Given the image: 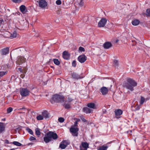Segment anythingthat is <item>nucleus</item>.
I'll list each match as a JSON object with an SVG mask.
<instances>
[{
    "label": "nucleus",
    "mask_w": 150,
    "mask_h": 150,
    "mask_svg": "<svg viewBox=\"0 0 150 150\" xmlns=\"http://www.w3.org/2000/svg\"><path fill=\"white\" fill-rule=\"evenodd\" d=\"M42 115L43 116L45 119L48 118L49 117V114L47 111H45L42 112Z\"/></svg>",
    "instance_id": "20"
},
{
    "label": "nucleus",
    "mask_w": 150,
    "mask_h": 150,
    "mask_svg": "<svg viewBox=\"0 0 150 150\" xmlns=\"http://www.w3.org/2000/svg\"><path fill=\"white\" fill-rule=\"evenodd\" d=\"M107 21L106 18H102L98 23V27L100 28L104 27Z\"/></svg>",
    "instance_id": "7"
},
{
    "label": "nucleus",
    "mask_w": 150,
    "mask_h": 150,
    "mask_svg": "<svg viewBox=\"0 0 150 150\" xmlns=\"http://www.w3.org/2000/svg\"><path fill=\"white\" fill-rule=\"evenodd\" d=\"M5 129V127L4 126V123L2 122L0 123V132H2Z\"/></svg>",
    "instance_id": "22"
},
{
    "label": "nucleus",
    "mask_w": 150,
    "mask_h": 150,
    "mask_svg": "<svg viewBox=\"0 0 150 150\" xmlns=\"http://www.w3.org/2000/svg\"><path fill=\"white\" fill-rule=\"evenodd\" d=\"M79 5L81 7L83 6L84 5L83 0H81L80 2L79 3Z\"/></svg>",
    "instance_id": "38"
},
{
    "label": "nucleus",
    "mask_w": 150,
    "mask_h": 150,
    "mask_svg": "<svg viewBox=\"0 0 150 150\" xmlns=\"http://www.w3.org/2000/svg\"><path fill=\"white\" fill-rule=\"evenodd\" d=\"M79 50L81 52H84L85 51V49L83 47L81 46L79 47Z\"/></svg>",
    "instance_id": "39"
},
{
    "label": "nucleus",
    "mask_w": 150,
    "mask_h": 150,
    "mask_svg": "<svg viewBox=\"0 0 150 150\" xmlns=\"http://www.w3.org/2000/svg\"><path fill=\"white\" fill-rule=\"evenodd\" d=\"M35 138L33 136H31L30 138V140L31 141L35 140Z\"/></svg>",
    "instance_id": "46"
},
{
    "label": "nucleus",
    "mask_w": 150,
    "mask_h": 150,
    "mask_svg": "<svg viewBox=\"0 0 150 150\" xmlns=\"http://www.w3.org/2000/svg\"><path fill=\"white\" fill-rule=\"evenodd\" d=\"M80 150H85V148L81 146H80Z\"/></svg>",
    "instance_id": "53"
},
{
    "label": "nucleus",
    "mask_w": 150,
    "mask_h": 150,
    "mask_svg": "<svg viewBox=\"0 0 150 150\" xmlns=\"http://www.w3.org/2000/svg\"><path fill=\"white\" fill-rule=\"evenodd\" d=\"M13 2L15 3H20L22 0H11Z\"/></svg>",
    "instance_id": "40"
},
{
    "label": "nucleus",
    "mask_w": 150,
    "mask_h": 150,
    "mask_svg": "<svg viewBox=\"0 0 150 150\" xmlns=\"http://www.w3.org/2000/svg\"><path fill=\"white\" fill-rule=\"evenodd\" d=\"M118 40H116V42H118Z\"/></svg>",
    "instance_id": "56"
},
{
    "label": "nucleus",
    "mask_w": 150,
    "mask_h": 150,
    "mask_svg": "<svg viewBox=\"0 0 150 150\" xmlns=\"http://www.w3.org/2000/svg\"><path fill=\"white\" fill-rule=\"evenodd\" d=\"M58 120L59 122L62 123L64 121V119L63 117H60L59 118Z\"/></svg>",
    "instance_id": "37"
},
{
    "label": "nucleus",
    "mask_w": 150,
    "mask_h": 150,
    "mask_svg": "<svg viewBox=\"0 0 150 150\" xmlns=\"http://www.w3.org/2000/svg\"><path fill=\"white\" fill-rule=\"evenodd\" d=\"M20 11L23 14H25L27 11V9L25 5H22L20 7Z\"/></svg>",
    "instance_id": "16"
},
{
    "label": "nucleus",
    "mask_w": 150,
    "mask_h": 150,
    "mask_svg": "<svg viewBox=\"0 0 150 150\" xmlns=\"http://www.w3.org/2000/svg\"><path fill=\"white\" fill-rule=\"evenodd\" d=\"M79 130V128L77 127H71L70 129V131L72 133V135L76 137L78 135V133L77 132Z\"/></svg>",
    "instance_id": "9"
},
{
    "label": "nucleus",
    "mask_w": 150,
    "mask_h": 150,
    "mask_svg": "<svg viewBox=\"0 0 150 150\" xmlns=\"http://www.w3.org/2000/svg\"><path fill=\"white\" fill-rule=\"evenodd\" d=\"M4 21L2 20H0V26H1L4 23Z\"/></svg>",
    "instance_id": "47"
},
{
    "label": "nucleus",
    "mask_w": 150,
    "mask_h": 150,
    "mask_svg": "<svg viewBox=\"0 0 150 150\" xmlns=\"http://www.w3.org/2000/svg\"><path fill=\"white\" fill-rule=\"evenodd\" d=\"M9 51V48L7 47L1 49L0 52L1 55H6L8 54Z\"/></svg>",
    "instance_id": "12"
},
{
    "label": "nucleus",
    "mask_w": 150,
    "mask_h": 150,
    "mask_svg": "<svg viewBox=\"0 0 150 150\" xmlns=\"http://www.w3.org/2000/svg\"><path fill=\"white\" fill-rule=\"evenodd\" d=\"M1 70L2 71H0V76L2 77L4 76L7 74L8 71L7 68L5 67L4 66H2L1 67Z\"/></svg>",
    "instance_id": "8"
},
{
    "label": "nucleus",
    "mask_w": 150,
    "mask_h": 150,
    "mask_svg": "<svg viewBox=\"0 0 150 150\" xmlns=\"http://www.w3.org/2000/svg\"><path fill=\"white\" fill-rule=\"evenodd\" d=\"M26 130L29 133H30V134L31 135H33V132L32 131V130L30 129V128H29L28 127H27L26 129Z\"/></svg>",
    "instance_id": "32"
},
{
    "label": "nucleus",
    "mask_w": 150,
    "mask_h": 150,
    "mask_svg": "<svg viewBox=\"0 0 150 150\" xmlns=\"http://www.w3.org/2000/svg\"><path fill=\"white\" fill-rule=\"evenodd\" d=\"M53 62L54 64H55L56 65H58L60 64V62L58 59H53Z\"/></svg>",
    "instance_id": "27"
},
{
    "label": "nucleus",
    "mask_w": 150,
    "mask_h": 150,
    "mask_svg": "<svg viewBox=\"0 0 150 150\" xmlns=\"http://www.w3.org/2000/svg\"><path fill=\"white\" fill-rule=\"evenodd\" d=\"M87 106L89 108H94L95 106V104L94 103H88L87 104Z\"/></svg>",
    "instance_id": "24"
},
{
    "label": "nucleus",
    "mask_w": 150,
    "mask_h": 150,
    "mask_svg": "<svg viewBox=\"0 0 150 150\" xmlns=\"http://www.w3.org/2000/svg\"><path fill=\"white\" fill-rule=\"evenodd\" d=\"M17 33L15 31L13 33L11 34L10 35V38L11 39L16 38L17 36Z\"/></svg>",
    "instance_id": "25"
},
{
    "label": "nucleus",
    "mask_w": 150,
    "mask_h": 150,
    "mask_svg": "<svg viewBox=\"0 0 150 150\" xmlns=\"http://www.w3.org/2000/svg\"><path fill=\"white\" fill-rule=\"evenodd\" d=\"M13 144L18 146H21L22 145V144L21 143L16 141L13 142Z\"/></svg>",
    "instance_id": "28"
},
{
    "label": "nucleus",
    "mask_w": 150,
    "mask_h": 150,
    "mask_svg": "<svg viewBox=\"0 0 150 150\" xmlns=\"http://www.w3.org/2000/svg\"><path fill=\"white\" fill-rule=\"evenodd\" d=\"M25 109V107H23L22 108H20L18 109L19 110H22Z\"/></svg>",
    "instance_id": "54"
},
{
    "label": "nucleus",
    "mask_w": 150,
    "mask_h": 150,
    "mask_svg": "<svg viewBox=\"0 0 150 150\" xmlns=\"http://www.w3.org/2000/svg\"><path fill=\"white\" fill-rule=\"evenodd\" d=\"M140 22V21L138 19H135L132 21V25H138Z\"/></svg>",
    "instance_id": "21"
},
{
    "label": "nucleus",
    "mask_w": 150,
    "mask_h": 150,
    "mask_svg": "<svg viewBox=\"0 0 150 150\" xmlns=\"http://www.w3.org/2000/svg\"><path fill=\"white\" fill-rule=\"evenodd\" d=\"M83 111L86 114L90 113L92 111V110L87 107L84 108L83 109Z\"/></svg>",
    "instance_id": "18"
},
{
    "label": "nucleus",
    "mask_w": 150,
    "mask_h": 150,
    "mask_svg": "<svg viewBox=\"0 0 150 150\" xmlns=\"http://www.w3.org/2000/svg\"><path fill=\"white\" fill-rule=\"evenodd\" d=\"M35 134L36 135L39 136L40 135V129L38 128H36L35 129ZM39 137V136H38Z\"/></svg>",
    "instance_id": "29"
},
{
    "label": "nucleus",
    "mask_w": 150,
    "mask_h": 150,
    "mask_svg": "<svg viewBox=\"0 0 150 150\" xmlns=\"http://www.w3.org/2000/svg\"><path fill=\"white\" fill-rule=\"evenodd\" d=\"M37 119L38 120H43V115L42 116L40 115H39L37 116Z\"/></svg>",
    "instance_id": "35"
},
{
    "label": "nucleus",
    "mask_w": 150,
    "mask_h": 150,
    "mask_svg": "<svg viewBox=\"0 0 150 150\" xmlns=\"http://www.w3.org/2000/svg\"><path fill=\"white\" fill-rule=\"evenodd\" d=\"M72 77L73 79H81L83 78V77L78 75L75 72H73L72 74Z\"/></svg>",
    "instance_id": "15"
},
{
    "label": "nucleus",
    "mask_w": 150,
    "mask_h": 150,
    "mask_svg": "<svg viewBox=\"0 0 150 150\" xmlns=\"http://www.w3.org/2000/svg\"><path fill=\"white\" fill-rule=\"evenodd\" d=\"M72 65L74 67H75L76 66V61L75 60H74L72 63Z\"/></svg>",
    "instance_id": "45"
},
{
    "label": "nucleus",
    "mask_w": 150,
    "mask_h": 150,
    "mask_svg": "<svg viewBox=\"0 0 150 150\" xmlns=\"http://www.w3.org/2000/svg\"><path fill=\"white\" fill-rule=\"evenodd\" d=\"M18 70L21 72V73H26V69H25V71H22V68H20V67H19L18 68Z\"/></svg>",
    "instance_id": "44"
},
{
    "label": "nucleus",
    "mask_w": 150,
    "mask_h": 150,
    "mask_svg": "<svg viewBox=\"0 0 150 150\" xmlns=\"http://www.w3.org/2000/svg\"><path fill=\"white\" fill-rule=\"evenodd\" d=\"M80 121V120L79 119H78V120H77V121Z\"/></svg>",
    "instance_id": "55"
},
{
    "label": "nucleus",
    "mask_w": 150,
    "mask_h": 150,
    "mask_svg": "<svg viewBox=\"0 0 150 150\" xmlns=\"http://www.w3.org/2000/svg\"><path fill=\"white\" fill-rule=\"evenodd\" d=\"M77 124H78V123H77V122H75L74 123V127H76V126H77Z\"/></svg>",
    "instance_id": "51"
},
{
    "label": "nucleus",
    "mask_w": 150,
    "mask_h": 150,
    "mask_svg": "<svg viewBox=\"0 0 150 150\" xmlns=\"http://www.w3.org/2000/svg\"><path fill=\"white\" fill-rule=\"evenodd\" d=\"M88 146V144L87 142H82V147L84 148L85 150H87V148Z\"/></svg>",
    "instance_id": "23"
},
{
    "label": "nucleus",
    "mask_w": 150,
    "mask_h": 150,
    "mask_svg": "<svg viewBox=\"0 0 150 150\" xmlns=\"http://www.w3.org/2000/svg\"><path fill=\"white\" fill-rule=\"evenodd\" d=\"M140 108V107L139 106H138L136 108H135V110H139Z\"/></svg>",
    "instance_id": "50"
},
{
    "label": "nucleus",
    "mask_w": 150,
    "mask_h": 150,
    "mask_svg": "<svg viewBox=\"0 0 150 150\" xmlns=\"http://www.w3.org/2000/svg\"><path fill=\"white\" fill-rule=\"evenodd\" d=\"M112 46L111 43L109 42H106L103 45L104 48L105 49H108Z\"/></svg>",
    "instance_id": "17"
},
{
    "label": "nucleus",
    "mask_w": 150,
    "mask_h": 150,
    "mask_svg": "<svg viewBox=\"0 0 150 150\" xmlns=\"http://www.w3.org/2000/svg\"><path fill=\"white\" fill-rule=\"evenodd\" d=\"M58 137V135L56 133L50 131L46 134L45 136L44 137L43 139L45 142L47 143L56 139Z\"/></svg>",
    "instance_id": "2"
},
{
    "label": "nucleus",
    "mask_w": 150,
    "mask_h": 150,
    "mask_svg": "<svg viewBox=\"0 0 150 150\" xmlns=\"http://www.w3.org/2000/svg\"><path fill=\"white\" fill-rule=\"evenodd\" d=\"M20 92L22 96L25 97L29 95L30 91L26 88H22L21 89Z\"/></svg>",
    "instance_id": "5"
},
{
    "label": "nucleus",
    "mask_w": 150,
    "mask_h": 150,
    "mask_svg": "<svg viewBox=\"0 0 150 150\" xmlns=\"http://www.w3.org/2000/svg\"><path fill=\"white\" fill-rule=\"evenodd\" d=\"M50 101L51 103L53 104L54 103H62L64 102V97L63 96L56 94L53 95Z\"/></svg>",
    "instance_id": "3"
},
{
    "label": "nucleus",
    "mask_w": 150,
    "mask_h": 150,
    "mask_svg": "<svg viewBox=\"0 0 150 150\" xmlns=\"http://www.w3.org/2000/svg\"><path fill=\"white\" fill-rule=\"evenodd\" d=\"M78 61L81 63H83L87 59V57L84 54L80 55L78 58Z\"/></svg>",
    "instance_id": "11"
},
{
    "label": "nucleus",
    "mask_w": 150,
    "mask_h": 150,
    "mask_svg": "<svg viewBox=\"0 0 150 150\" xmlns=\"http://www.w3.org/2000/svg\"><path fill=\"white\" fill-rule=\"evenodd\" d=\"M146 15L147 17L150 16V8H148L146 10Z\"/></svg>",
    "instance_id": "31"
},
{
    "label": "nucleus",
    "mask_w": 150,
    "mask_h": 150,
    "mask_svg": "<svg viewBox=\"0 0 150 150\" xmlns=\"http://www.w3.org/2000/svg\"><path fill=\"white\" fill-rule=\"evenodd\" d=\"M107 148V146H102L99 148L98 150H106Z\"/></svg>",
    "instance_id": "26"
},
{
    "label": "nucleus",
    "mask_w": 150,
    "mask_h": 150,
    "mask_svg": "<svg viewBox=\"0 0 150 150\" xmlns=\"http://www.w3.org/2000/svg\"><path fill=\"white\" fill-rule=\"evenodd\" d=\"M13 110V108L11 107H9L7 109V113H9L12 112Z\"/></svg>",
    "instance_id": "41"
},
{
    "label": "nucleus",
    "mask_w": 150,
    "mask_h": 150,
    "mask_svg": "<svg viewBox=\"0 0 150 150\" xmlns=\"http://www.w3.org/2000/svg\"><path fill=\"white\" fill-rule=\"evenodd\" d=\"M38 3L39 7L42 8H45L47 5V2L45 0H40Z\"/></svg>",
    "instance_id": "10"
},
{
    "label": "nucleus",
    "mask_w": 150,
    "mask_h": 150,
    "mask_svg": "<svg viewBox=\"0 0 150 150\" xmlns=\"http://www.w3.org/2000/svg\"><path fill=\"white\" fill-rule=\"evenodd\" d=\"M80 117L83 122H87V120L84 119L83 115L80 116Z\"/></svg>",
    "instance_id": "36"
},
{
    "label": "nucleus",
    "mask_w": 150,
    "mask_h": 150,
    "mask_svg": "<svg viewBox=\"0 0 150 150\" xmlns=\"http://www.w3.org/2000/svg\"><path fill=\"white\" fill-rule=\"evenodd\" d=\"M115 115L117 116H120L122 113V111L120 109L115 110Z\"/></svg>",
    "instance_id": "19"
},
{
    "label": "nucleus",
    "mask_w": 150,
    "mask_h": 150,
    "mask_svg": "<svg viewBox=\"0 0 150 150\" xmlns=\"http://www.w3.org/2000/svg\"><path fill=\"white\" fill-rule=\"evenodd\" d=\"M74 100L71 98L68 97L67 98V100L62 104V105L66 109H69L71 108V102Z\"/></svg>",
    "instance_id": "4"
},
{
    "label": "nucleus",
    "mask_w": 150,
    "mask_h": 150,
    "mask_svg": "<svg viewBox=\"0 0 150 150\" xmlns=\"http://www.w3.org/2000/svg\"><path fill=\"white\" fill-rule=\"evenodd\" d=\"M108 88L105 87H102L100 89V92L102 93V94L105 95L108 93Z\"/></svg>",
    "instance_id": "13"
},
{
    "label": "nucleus",
    "mask_w": 150,
    "mask_h": 150,
    "mask_svg": "<svg viewBox=\"0 0 150 150\" xmlns=\"http://www.w3.org/2000/svg\"><path fill=\"white\" fill-rule=\"evenodd\" d=\"M145 101V98L142 96L141 97V100L140 101V104L142 105L144 103Z\"/></svg>",
    "instance_id": "34"
},
{
    "label": "nucleus",
    "mask_w": 150,
    "mask_h": 150,
    "mask_svg": "<svg viewBox=\"0 0 150 150\" xmlns=\"http://www.w3.org/2000/svg\"><path fill=\"white\" fill-rule=\"evenodd\" d=\"M62 56L64 59L67 60L69 58L70 54L67 51H65L63 53Z\"/></svg>",
    "instance_id": "14"
},
{
    "label": "nucleus",
    "mask_w": 150,
    "mask_h": 150,
    "mask_svg": "<svg viewBox=\"0 0 150 150\" xmlns=\"http://www.w3.org/2000/svg\"><path fill=\"white\" fill-rule=\"evenodd\" d=\"M2 120H5V119H2Z\"/></svg>",
    "instance_id": "57"
},
{
    "label": "nucleus",
    "mask_w": 150,
    "mask_h": 150,
    "mask_svg": "<svg viewBox=\"0 0 150 150\" xmlns=\"http://www.w3.org/2000/svg\"><path fill=\"white\" fill-rule=\"evenodd\" d=\"M24 76L25 74H21L20 76V77L22 79H23Z\"/></svg>",
    "instance_id": "48"
},
{
    "label": "nucleus",
    "mask_w": 150,
    "mask_h": 150,
    "mask_svg": "<svg viewBox=\"0 0 150 150\" xmlns=\"http://www.w3.org/2000/svg\"><path fill=\"white\" fill-rule=\"evenodd\" d=\"M114 64L115 66H117L118 64V61L117 60H115L114 61Z\"/></svg>",
    "instance_id": "42"
},
{
    "label": "nucleus",
    "mask_w": 150,
    "mask_h": 150,
    "mask_svg": "<svg viewBox=\"0 0 150 150\" xmlns=\"http://www.w3.org/2000/svg\"><path fill=\"white\" fill-rule=\"evenodd\" d=\"M16 63L17 64L20 65L25 62L26 59L24 57L22 56H18L17 59Z\"/></svg>",
    "instance_id": "6"
},
{
    "label": "nucleus",
    "mask_w": 150,
    "mask_h": 150,
    "mask_svg": "<svg viewBox=\"0 0 150 150\" xmlns=\"http://www.w3.org/2000/svg\"><path fill=\"white\" fill-rule=\"evenodd\" d=\"M59 146L60 148L62 149H65L67 147L65 145H64L62 142L60 144Z\"/></svg>",
    "instance_id": "33"
},
{
    "label": "nucleus",
    "mask_w": 150,
    "mask_h": 150,
    "mask_svg": "<svg viewBox=\"0 0 150 150\" xmlns=\"http://www.w3.org/2000/svg\"><path fill=\"white\" fill-rule=\"evenodd\" d=\"M4 142L5 144H8L9 143V142L8 140H6L4 141Z\"/></svg>",
    "instance_id": "49"
},
{
    "label": "nucleus",
    "mask_w": 150,
    "mask_h": 150,
    "mask_svg": "<svg viewBox=\"0 0 150 150\" xmlns=\"http://www.w3.org/2000/svg\"><path fill=\"white\" fill-rule=\"evenodd\" d=\"M63 144L65 145L66 146L69 144V142L67 140H64L62 142Z\"/></svg>",
    "instance_id": "30"
},
{
    "label": "nucleus",
    "mask_w": 150,
    "mask_h": 150,
    "mask_svg": "<svg viewBox=\"0 0 150 150\" xmlns=\"http://www.w3.org/2000/svg\"><path fill=\"white\" fill-rule=\"evenodd\" d=\"M137 85V83L134 80L130 78H127V81L124 82L123 84L124 88L131 91L134 90V88Z\"/></svg>",
    "instance_id": "1"
},
{
    "label": "nucleus",
    "mask_w": 150,
    "mask_h": 150,
    "mask_svg": "<svg viewBox=\"0 0 150 150\" xmlns=\"http://www.w3.org/2000/svg\"><path fill=\"white\" fill-rule=\"evenodd\" d=\"M56 4L57 5L61 4L62 2L60 0H57L56 2Z\"/></svg>",
    "instance_id": "43"
},
{
    "label": "nucleus",
    "mask_w": 150,
    "mask_h": 150,
    "mask_svg": "<svg viewBox=\"0 0 150 150\" xmlns=\"http://www.w3.org/2000/svg\"><path fill=\"white\" fill-rule=\"evenodd\" d=\"M16 129L18 130H20L21 129V127H18L16 128Z\"/></svg>",
    "instance_id": "52"
},
{
    "label": "nucleus",
    "mask_w": 150,
    "mask_h": 150,
    "mask_svg": "<svg viewBox=\"0 0 150 150\" xmlns=\"http://www.w3.org/2000/svg\"><path fill=\"white\" fill-rule=\"evenodd\" d=\"M0 82H1V81H0Z\"/></svg>",
    "instance_id": "58"
}]
</instances>
